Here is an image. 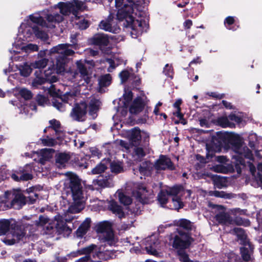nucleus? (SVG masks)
Segmentation results:
<instances>
[{"instance_id":"1","label":"nucleus","mask_w":262,"mask_h":262,"mask_svg":"<svg viewBox=\"0 0 262 262\" xmlns=\"http://www.w3.org/2000/svg\"><path fill=\"white\" fill-rule=\"evenodd\" d=\"M30 21L34 23L31 24L30 23L28 25L22 24L20 28L23 29L22 33H19L17 38L21 35L22 38L20 40L24 41H30L34 38V35L36 37L43 40L48 38V35L46 33L40 30L39 25L41 27L53 28L54 24L59 23L63 20L62 15L55 13H49L46 15V18L48 22V24L43 19L42 17L38 14H35L30 16Z\"/></svg>"},{"instance_id":"2","label":"nucleus","mask_w":262,"mask_h":262,"mask_svg":"<svg viewBox=\"0 0 262 262\" xmlns=\"http://www.w3.org/2000/svg\"><path fill=\"white\" fill-rule=\"evenodd\" d=\"M116 8L117 9V18L119 21L125 20L124 25L132 29L130 35L136 38L146 31L148 25L145 20H135L134 18L133 4L129 0H115Z\"/></svg>"},{"instance_id":"3","label":"nucleus","mask_w":262,"mask_h":262,"mask_svg":"<svg viewBox=\"0 0 262 262\" xmlns=\"http://www.w3.org/2000/svg\"><path fill=\"white\" fill-rule=\"evenodd\" d=\"M185 194H187V196H189L191 194L190 190H185L180 186H176L165 190H162L158 195V200L163 206L167 203L169 196H172L171 203L174 209L178 210L183 207L181 196Z\"/></svg>"},{"instance_id":"4","label":"nucleus","mask_w":262,"mask_h":262,"mask_svg":"<svg viewBox=\"0 0 262 262\" xmlns=\"http://www.w3.org/2000/svg\"><path fill=\"white\" fill-rule=\"evenodd\" d=\"M7 234L3 242L7 245H12L21 240L25 233L21 228H13L11 221L8 220H0V236Z\"/></svg>"},{"instance_id":"5","label":"nucleus","mask_w":262,"mask_h":262,"mask_svg":"<svg viewBox=\"0 0 262 262\" xmlns=\"http://www.w3.org/2000/svg\"><path fill=\"white\" fill-rule=\"evenodd\" d=\"M70 44H60L54 47L49 51V54L52 56L53 54H57L55 56L56 61L55 63V70L58 74H63L66 70V66L68 61V56H70L74 53V52L69 47Z\"/></svg>"},{"instance_id":"6","label":"nucleus","mask_w":262,"mask_h":262,"mask_svg":"<svg viewBox=\"0 0 262 262\" xmlns=\"http://www.w3.org/2000/svg\"><path fill=\"white\" fill-rule=\"evenodd\" d=\"M72 217L68 218L67 214H64V216H57L55 217L56 223L51 225L49 223V220L48 218L40 216L39 219V225L42 226L43 229L46 230V233L47 234L51 233V230H54V227L55 225V228L59 234L66 233L69 234L71 232V229L69 227L66 225L64 222H70L73 219Z\"/></svg>"},{"instance_id":"7","label":"nucleus","mask_w":262,"mask_h":262,"mask_svg":"<svg viewBox=\"0 0 262 262\" xmlns=\"http://www.w3.org/2000/svg\"><path fill=\"white\" fill-rule=\"evenodd\" d=\"M66 176V183L69 185L73 201L76 203H85L86 197L84 194L78 177L73 173L68 172Z\"/></svg>"},{"instance_id":"8","label":"nucleus","mask_w":262,"mask_h":262,"mask_svg":"<svg viewBox=\"0 0 262 262\" xmlns=\"http://www.w3.org/2000/svg\"><path fill=\"white\" fill-rule=\"evenodd\" d=\"M54 8H58L60 12L63 15H69L72 13L75 18L79 19L78 16L79 11H83L86 7L84 2L78 0H72L71 2H59L55 5Z\"/></svg>"},{"instance_id":"9","label":"nucleus","mask_w":262,"mask_h":262,"mask_svg":"<svg viewBox=\"0 0 262 262\" xmlns=\"http://www.w3.org/2000/svg\"><path fill=\"white\" fill-rule=\"evenodd\" d=\"M215 208L218 211L215 215L216 221L220 224L224 225H234L249 226L250 222L248 220H244L241 217H236L233 220L230 215L225 212V208L221 205H215Z\"/></svg>"},{"instance_id":"10","label":"nucleus","mask_w":262,"mask_h":262,"mask_svg":"<svg viewBox=\"0 0 262 262\" xmlns=\"http://www.w3.org/2000/svg\"><path fill=\"white\" fill-rule=\"evenodd\" d=\"M234 137L237 139V143L233 146V149L237 155L233 156V158L236 160L235 163L236 165H244L245 162L243 157L251 160L253 158V155L248 147L242 142L238 135H235Z\"/></svg>"},{"instance_id":"11","label":"nucleus","mask_w":262,"mask_h":262,"mask_svg":"<svg viewBox=\"0 0 262 262\" xmlns=\"http://www.w3.org/2000/svg\"><path fill=\"white\" fill-rule=\"evenodd\" d=\"M77 72H72L70 75L73 77L72 80L76 82L79 85H84L90 82L91 75L88 73L83 61L81 60L77 61L76 62Z\"/></svg>"},{"instance_id":"12","label":"nucleus","mask_w":262,"mask_h":262,"mask_svg":"<svg viewBox=\"0 0 262 262\" xmlns=\"http://www.w3.org/2000/svg\"><path fill=\"white\" fill-rule=\"evenodd\" d=\"M5 200L8 207L19 209L26 203L25 196L19 190L8 191L5 193Z\"/></svg>"},{"instance_id":"13","label":"nucleus","mask_w":262,"mask_h":262,"mask_svg":"<svg viewBox=\"0 0 262 262\" xmlns=\"http://www.w3.org/2000/svg\"><path fill=\"white\" fill-rule=\"evenodd\" d=\"M95 228L98 233L103 234L105 245L114 246L116 244L117 239L114 236L112 229V225L110 222L107 221L100 222L96 225Z\"/></svg>"},{"instance_id":"14","label":"nucleus","mask_w":262,"mask_h":262,"mask_svg":"<svg viewBox=\"0 0 262 262\" xmlns=\"http://www.w3.org/2000/svg\"><path fill=\"white\" fill-rule=\"evenodd\" d=\"M21 35H20L18 38L15 39V40L13 44V48L10 52L16 53H20L25 52L29 53L32 52L37 51L38 50V47L37 45L33 43L27 44L26 41L23 42L20 40L21 39Z\"/></svg>"},{"instance_id":"15","label":"nucleus","mask_w":262,"mask_h":262,"mask_svg":"<svg viewBox=\"0 0 262 262\" xmlns=\"http://www.w3.org/2000/svg\"><path fill=\"white\" fill-rule=\"evenodd\" d=\"M133 195L139 202L142 204H147L149 202L152 193L151 192L148 191L146 188L142 185L135 183L134 184Z\"/></svg>"},{"instance_id":"16","label":"nucleus","mask_w":262,"mask_h":262,"mask_svg":"<svg viewBox=\"0 0 262 262\" xmlns=\"http://www.w3.org/2000/svg\"><path fill=\"white\" fill-rule=\"evenodd\" d=\"M122 135L127 138L133 145L138 144L141 138L145 140L149 137L148 134L144 131H141L138 128L135 127L130 130H124Z\"/></svg>"},{"instance_id":"17","label":"nucleus","mask_w":262,"mask_h":262,"mask_svg":"<svg viewBox=\"0 0 262 262\" xmlns=\"http://www.w3.org/2000/svg\"><path fill=\"white\" fill-rule=\"evenodd\" d=\"M32 170H37L35 166L31 164H27L24 168L19 169L15 173L11 174V178L15 181H28L32 179Z\"/></svg>"},{"instance_id":"18","label":"nucleus","mask_w":262,"mask_h":262,"mask_svg":"<svg viewBox=\"0 0 262 262\" xmlns=\"http://www.w3.org/2000/svg\"><path fill=\"white\" fill-rule=\"evenodd\" d=\"M87 105L85 102L77 104L70 113L71 118L77 121H83L85 119Z\"/></svg>"},{"instance_id":"19","label":"nucleus","mask_w":262,"mask_h":262,"mask_svg":"<svg viewBox=\"0 0 262 262\" xmlns=\"http://www.w3.org/2000/svg\"><path fill=\"white\" fill-rule=\"evenodd\" d=\"M145 248L148 254L157 256L158 255L159 242L157 236L152 235L146 238L144 241Z\"/></svg>"},{"instance_id":"20","label":"nucleus","mask_w":262,"mask_h":262,"mask_svg":"<svg viewBox=\"0 0 262 262\" xmlns=\"http://www.w3.org/2000/svg\"><path fill=\"white\" fill-rule=\"evenodd\" d=\"M190 243V237L186 233L178 231V234L175 235L173 242V247L177 249H185Z\"/></svg>"},{"instance_id":"21","label":"nucleus","mask_w":262,"mask_h":262,"mask_svg":"<svg viewBox=\"0 0 262 262\" xmlns=\"http://www.w3.org/2000/svg\"><path fill=\"white\" fill-rule=\"evenodd\" d=\"M96 247V246L95 245H91L87 247H85L80 251H79L78 252L79 254H90L89 255H86L80 259H79L78 262H87L89 259H91L94 261H97V259L96 258V256H97L99 259H100V257L102 256V253L99 252L95 254H93V250Z\"/></svg>"},{"instance_id":"22","label":"nucleus","mask_w":262,"mask_h":262,"mask_svg":"<svg viewBox=\"0 0 262 262\" xmlns=\"http://www.w3.org/2000/svg\"><path fill=\"white\" fill-rule=\"evenodd\" d=\"M155 168L157 170H173L174 166L171 160L167 157L163 155L160 156L154 164Z\"/></svg>"},{"instance_id":"23","label":"nucleus","mask_w":262,"mask_h":262,"mask_svg":"<svg viewBox=\"0 0 262 262\" xmlns=\"http://www.w3.org/2000/svg\"><path fill=\"white\" fill-rule=\"evenodd\" d=\"M45 77L43 75L39 76H36V78L34 80V83L38 84H41L45 81L49 82L50 83L55 82L57 81L58 78L55 74H51L48 71L44 72Z\"/></svg>"},{"instance_id":"24","label":"nucleus","mask_w":262,"mask_h":262,"mask_svg":"<svg viewBox=\"0 0 262 262\" xmlns=\"http://www.w3.org/2000/svg\"><path fill=\"white\" fill-rule=\"evenodd\" d=\"M54 150L51 148H45L36 152L38 157L39 163L43 165L45 162L50 159L53 155Z\"/></svg>"},{"instance_id":"25","label":"nucleus","mask_w":262,"mask_h":262,"mask_svg":"<svg viewBox=\"0 0 262 262\" xmlns=\"http://www.w3.org/2000/svg\"><path fill=\"white\" fill-rule=\"evenodd\" d=\"M112 20L111 16H110L108 19L106 20H102L101 21L99 27L100 29L105 31L112 32L114 33H119L120 28L117 26H113Z\"/></svg>"},{"instance_id":"26","label":"nucleus","mask_w":262,"mask_h":262,"mask_svg":"<svg viewBox=\"0 0 262 262\" xmlns=\"http://www.w3.org/2000/svg\"><path fill=\"white\" fill-rule=\"evenodd\" d=\"M79 94V92L75 89L71 90L70 92H66L61 98V100L64 103H69L70 105L74 103L76 100V97Z\"/></svg>"},{"instance_id":"27","label":"nucleus","mask_w":262,"mask_h":262,"mask_svg":"<svg viewBox=\"0 0 262 262\" xmlns=\"http://www.w3.org/2000/svg\"><path fill=\"white\" fill-rule=\"evenodd\" d=\"M133 94L129 91H125L123 96V98L120 99L119 101V108H124L125 112L127 111V108L130 102L132 100Z\"/></svg>"},{"instance_id":"28","label":"nucleus","mask_w":262,"mask_h":262,"mask_svg":"<svg viewBox=\"0 0 262 262\" xmlns=\"http://www.w3.org/2000/svg\"><path fill=\"white\" fill-rule=\"evenodd\" d=\"M92 42L94 45L99 46H107L108 43V38L105 34H98L93 37Z\"/></svg>"},{"instance_id":"29","label":"nucleus","mask_w":262,"mask_h":262,"mask_svg":"<svg viewBox=\"0 0 262 262\" xmlns=\"http://www.w3.org/2000/svg\"><path fill=\"white\" fill-rule=\"evenodd\" d=\"M244 247L241 248V252L244 260L248 261L251 259V254L252 252L253 247L249 242L243 244Z\"/></svg>"},{"instance_id":"30","label":"nucleus","mask_w":262,"mask_h":262,"mask_svg":"<svg viewBox=\"0 0 262 262\" xmlns=\"http://www.w3.org/2000/svg\"><path fill=\"white\" fill-rule=\"evenodd\" d=\"M144 104L141 98H137L134 100L129 107V112L132 114H137L143 108Z\"/></svg>"},{"instance_id":"31","label":"nucleus","mask_w":262,"mask_h":262,"mask_svg":"<svg viewBox=\"0 0 262 262\" xmlns=\"http://www.w3.org/2000/svg\"><path fill=\"white\" fill-rule=\"evenodd\" d=\"M70 159V156L66 153H59L56 155V162L59 167H63Z\"/></svg>"},{"instance_id":"32","label":"nucleus","mask_w":262,"mask_h":262,"mask_svg":"<svg viewBox=\"0 0 262 262\" xmlns=\"http://www.w3.org/2000/svg\"><path fill=\"white\" fill-rule=\"evenodd\" d=\"M91 219L86 218L81 224L78 229L77 230L76 234L78 237H82L84 235L89 229L91 224Z\"/></svg>"},{"instance_id":"33","label":"nucleus","mask_w":262,"mask_h":262,"mask_svg":"<svg viewBox=\"0 0 262 262\" xmlns=\"http://www.w3.org/2000/svg\"><path fill=\"white\" fill-rule=\"evenodd\" d=\"M108 207L110 210L114 214L117 215L119 218L123 216L124 213L121 207L118 205L116 202L114 201L109 202Z\"/></svg>"},{"instance_id":"34","label":"nucleus","mask_w":262,"mask_h":262,"mask_svg":"<svg viewBox=\"0 0 262 262\" xmlns=\"http://www.w3.org/2000/svg\"><path fill=\"white\" fill-rule=\"evenodd\" d=\"M100 104L99 100L96 99H92L90 102L89 114L93 119L97 116L96 113L99 108Z\"/></svg>"},{"instance_id":"35","label":"nucleus","mask_w":262,"mask_h":262,"mask_svg":"<svg viewBox=\"0 0 262 262\" xmlns=\"http://www.w3.org/2000/svg\"><path fill=\"white\" fill-rule=\"evenodd\" d=\"M50 125L48 127L49 128L50 127L53 128L57 136V138L59 139L62 137V133L60 129V122L55 120L53 119L49 121Z\"/></svg>"},{"instance_id":"36","label":"nucleus","mask_w":262,"mask_h":262,"mask_svg":"<svg viewBox=\"0 0 262 262\" xmlns=\"http://www.w3.org/2000/svg\"><path fill=\"white\" fill-rule=\"evenodd\" d=\"M116 195L118 196L120 202L124 205H128L132 202V199L121 190H118Z\"/></svg>"},{"instance_id":"37","label":"nucleus","mask_w":262,"mask_h":262,"mask_svg":"<svg viewBox=\"0 0 262 262\" xmlns=\"http://www.w3.org/2000/svg\"><path fill=\"white\" fill-rule=\"evenodd\" d=\"M110 169L112 172L118 173L123 171V166L121 162L114 161L110 163Z\"/></svg>"},{"instance_id":"38","label":"nucleus","mask_w":262,"mask_h":262,"mask_svg":"<svg viewBox=\"0 0 262 262\" xmlns=\"http://www.w3.org/2000/svg\"><path fill=\"white\" fill-rule=\"evenodd\" d=\"M231 232L233 234H236L238 238L243 242V244L249 242L247 239L245 231L242 228L239 227L235 228L231 231Z\"/></svg>"},{"instance_id":"39","label":"nucleus","mask_w":262,"mask_h":262,"mask_svg":"<svg viewBox=\"0 0 262 262\" xmlns=\"http://www.w3.org/2000/svg\"><path fill=\"white\" fill-rule=\"evenodd\" d=\"M84 207V204L81 203H76L73 202V204L71 205L68 210V213H77L81 211Z\"/></svg>"},{"instance_id":"40","label":"nucleus","mask_w":262,"mask_h":262,"mask_svg":"<svg viewBox=\"0 0 262 262\" xmlns=\"http://www.w3.org/2000/svg\"><path fill=\"white\" fill-rule=\"evenodd\" d=\"M18 68L20 75L24 77H28L32 72V68H31V66L27 63L19 66Z\"/></svg>"},{"instance_id":"41","label":"nucleus","mask_w":262,"mask_h":262,"mask_svg":"<svg viewBox=\"0 0 262 262\" xmlns=\"http://www.w3.org/2000/svg\"><path fill=\"white\" fill-rule=\"evenodd\" d=\"M206 149L207 151L206 154V159H204L203 157L200 155L196 156L197 159L204 163L208 162L210 159L213 158L214 154V152L212 149L209 148V146L207 144L206 145Z\"/></svg>"},{"instance_id":"42","label":"nucleus","mask_w":262,"mask_h":262,"mask_svg":"<svg viewBox=\"0 0 262 262\" xmlns=\"http://www.w3.org/2000/svg\"><path fill=\"white\" fill-rule=\"evenodd\" d=\"M111 79L110 74H106L101 76L99 79V85L100 89L109 85L111 84Z\"/></svg>"},{"instance_id":"43","label":"nucleus","mask_w":262,"mask_h":262,"mask_svg":"<svg viewBox=\"0 0 262 262\" xmlns=\"http://www.w3.org/2000/svg\"><path fill=\"white\" fill-rule=\"evenodd\" d=\"M176 225L180 228H182L186 230H189L191 229V223L186 219H181L177 221Z\"/></svg>"},{"instance_id":"44","label":"nucleus","mask_w":262,"mask_h":262,"mask_svg":"<svg viewBox=\"0 0 262 262\" xmlns=\"http://www.w3.org/2000/svg\"><path fill=\"white\" fill-rule=\"evenodd\" d=\"M105 61L109 64L107 71L109 72H111L115 67L121 63L120 59L118 57H115L113 59H106Z\"/></svg>"},{"instance_id":"45","label":"nucleus","mask_w":262,"mask_h":262,"mask_svg":"<svg viewBox=\"0 0 262 262\" xmlns=\"http://www.w3.org/2000/svg\"><path fill=\"white\" fill-rule=\"evenodd\" d=\"M107 160L102 161L99 164L97 165L93 169L92 172L93 174H99L103 171L106 169L107 165L106 162Z\"/></svg>"},{"instance_id":"46","label":"nucleus","mask_w":262,"mask_h":262,"mask_svg":"<svg viewBox=\"0 0 262 262\" xmlns=\"http://www.w3.org/2000/svg\"><path fill=\"white\" fill-rule=\"evenodd\" d=\"M48 62L46 58L41 59L31 63V67L34 69H43L46 67Z\"/></svg>"},{"instance_id":"47","label":"nucleus","mask_w":262,"mask_h":262,"mask_svg":"<svg viewBox=\"0 0 262 262\" xmlns=\"http://www.w3.org/2000/svg\"><path fill=\"white\" fill-rule=\"evenodd\" d=\"M94 183L101 187H110L112 186V181L110 179H105L102 177L99 178Z\"/></svg>"},{"instance_id":"48","label":"nucleus","mask_w":262,"mask_h":262,"mask_svg":"<svg viewBox=\"0 0 262 262\" xmlns=\"http://www.w3.org/2000/svg\"><path fill=\"white\" fill-rule=\"evenodd\" d=\"M26 192L29 194L28 196L31 204H33L38 198V194L35 192L34 188H29L26 190Z\"/></svg>"},{"instance_id":"49","label":"nucleus","mask_w":262,"mask_h":262,"mask_svg":"<svg viewBox=\"0 0 262 262\" xmlns=\"http://www.w3.org/2000/svg\"><path fill=\"white\" fill-rule=\"evenodd\" d=\"M61 98L55 99L52 101L53 105L60 112H64L66 110L64 104L61 102Z\"/></svg>"},{"instance_id":"50","label":"nucleus","mask_w":262,"mask_h":262,"mask_svg":"<svg viewBox=\"0 0 262 262\" xmlns=\"http://www.w3.org/2000/svg\"><path fill=\"white\" fill-rule=\"evenodd\" d=\"M18 93L21 97L26 100L30 99L32 97L31 92L25 88L19 90Z\"/></svg>"},{"instance_id":"51","label":"nucleus","mask_w":262,"mask_h":262,"mask_svg":"<svg viewBox=\"0 0 262 262\" xmlns=\"http://www.w3.org/2000/svg\"><path fill=\"white\" fill-rule=\"evenodd\" d=\"M150 164L147 162L145 161L143 162L142 165H140L139 168V171L141 173L146 174L148 171L150 170Z\"/></svg>"},{"instance_id":"52","label":"nucleus","mask_w":262,"mask_h":262,"mask_svg":"<svg viewBox=\"0 0 262 262\" xmlns=\"http://www.w3.org/2000/svg\"><path fill=\"white\" fill-rule=\"evenodd\" d=\"M163 73L166 76L172 78L173 75L172 67L168 64H166L164 68Z\"/></svg>"},{"instance_id":"53","label":"nucleus","mask_w":262,"mask_h":262,"mask_svg":"<svg viewBox=\"0 0 262 262\" xmlns=\"http://www.w3.org/2000/svg\"><path fill=\"white\" fill-rule=\"evenodd\" d=\"M41 142L44 145L49 146H52L56 143V141L49 136H47L46 138L42 139Z\"/></svg>"},{"instance_id":"54","label":"nucleus","mask_w":262,"mask_h":262,"mask_svg":"<svg viewBox=\"0 0 262 262\" xmlns=\"http://www.w3.org/2000/svg\"><path fill=\"white\" fill-rule=\"evenodd\" d=\"M229 119V117H222L218 118L217 122L222 126L226 127L230 125Z\"/></svg>"},{"instance_id":"55","label":"nucleus","mask_w":262,"mask_h":262,"mask_svg":"<svg viewBox=\"0 0 262 262\" xmlns=\"http://www.w3.org/2000/svg\"><path fill=\"white\" fill-rule=\"evenodd\" d=\"M145 154L143 148L140 147H136L134 148V156L138 158H141L145 156Z\"/></svg>"},{"instance_id":"56","label":"nucleus","mask_w":262,"mask_h":262,"mask_svg":"<svg viewBox=\"0 0 262 262\" xmlns=\"http://www.w3.org/2000/svg\"><path fill=\"white\" fill-rule=\"evenodd\" d=\"M36 105L34 104H31L30 106L26 105L23 107V110L20 109V113L28 115L30 110L31 111H36Z\"/></svg>"},{"instance_id":"57","label":"nucleus","mask_w":262,"mask_h":262,"mask_svg":"<svg viewBox=\"0 0 262 262\" xmlns=\"http://www.w3.org/2000/svg\"><path fill=\"white\" fill-rule=\"evenodd\" d=\"M75 24L81 30L85 29L89 27V24L88 21L83 19H81L79 20L78 21L75 22Z\"/></svg>"},{"instance_id":"58","label":"nucleus","mask_w":262,"mask_h":262,"mask_svg":"<svg viewBox=\"0 0 262 262\" xmlns=\"http://www.w3.org/2000/svg\"><path fill=\"white\" fill-rule=\"evenodd\" d=\"M229 119L237 123H240L243 121V118L241 115L231 114L229 116Z\"/></svg>"},{"instance_id":"59","label":"nucleus","mask_w":262,"mask_h":262,"mask_svg":"<svg viewBox=\"0 0 262 262\" xmlns=\"http://www.w3.org/2000/svg\"><path fill=\"white\" fill-rule=\"evenodd\" d=\"M130 75V73L128 71L126 70H124L122 71L120 74L119 76L121 80V82H124L126 81L127 79L128 78L129 76Z\"/></svg>"},{"instance_id":"60","label":"nucleus","mask_w":262,"mask_h":262,"mask_svg":"<svg viewBox=\"0 0 262 262\" xmlns=\"http://www.w3.org/2000/svg\"><path fill=\"white\" fill-rule=\"evenodd\" d=\"M211 195H213L216 197L229 198V194L225 193L224 191H215L212 192Z\"/></svg>"},{"instance_id":"61","label":"nucleus","mask_w":262,"mask_h":262,"mask_svg":"<svg viewBox=\"0 0 262 262\" xmlns=\"http://www.w3.org/2000/svg\"><path fill=\"white\" fill-rule=\"evenodd\" d=\"M49 93L53 97H57L59 94V91L55 88L54 85H52L49 89Z\"/></svg>"},{"instance_id":"62","label":"nucleus","mask_w":262,"mask_h":262,"mask_svg":"<svg viewBox=\"0 0 262 262\" xmlns=\"http://www.w3.org/2000/svg\"><path fill=\"white\" fill-rule=\"evenodd\" d=\"M117 143L119 144L125 150H128L130 147V145L132 144L130 143H128L127 142L123 140L117 141Z\"/></svg>"},{"instance_id":"63","label":"nucleus","mask_w":262,"mask_h":262,"mask_svg":"<svg viewBox=\"0 0 262 262\" xmlns=\"http://www.w3.org/2000/svg\"><path fill=\"white\" fill-rule=\"evenodd\" d=\"M37 101L39 105L43 106L47 103V99L42 95H38L37 97Z\"/></svg>"},{"instance_id":"64","label":"nucleus","mask_w":262,"mask_h":262,"mask_svg":"<svg viewBox=\"0 0 262 262\" xmlns=\"http://www.w3.org/2000/svg\"><path fill=\"white\" fill-rule=\"evenodd\" d=\"M214 171L220 172H225L226 169L224 168L222 165H219L213 167Z\"/></svg>"}]
</instances>
